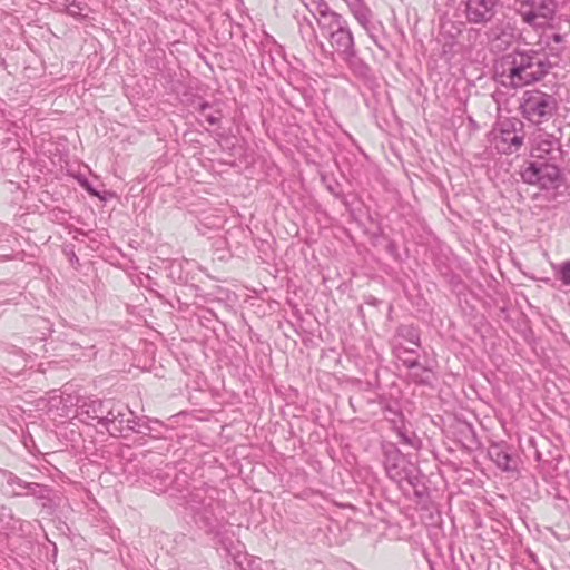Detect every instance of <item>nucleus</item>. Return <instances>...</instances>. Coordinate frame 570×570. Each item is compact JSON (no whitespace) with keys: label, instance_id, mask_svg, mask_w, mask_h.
Masks as SVG:
<instances>
[{"label":"nucleus","instance_id":"13","mask_svg":"<svg viewBox=\"0 0 570 570\" xmlns=\"http://www.w3.org/2000/svg\"><path fill=\"white\" fill-rule=\"evenodd\" d=\"M350 9V12L355 18V20L368 32L370 37L373 39L374 43L382 48V46L377 42L376 38L370 32V24L373 18V12L370 7L366 4L365 0H343Z\"/></svg>","mask_w":570,"mask_h":570},{"label":"nucleus","instance_id":"9","mask_svg":"<svg viewBox=\"0 0 570 570\" xmlns=\"http://www.w3.org/2000/svg\"><path fill=\"white\" fill-rule=\"evenodd\" d=\"M19 484V488L23 491H11L12 497H20V495H30L33 497L36 500L42 501V505L46 507L47 502L51 501L50 494L52 490L47 487L35 482H27L19 476L14 475L13 473H9L7 478V485H13Z\"/></svg>","mask_w":570,"mask_h":570},{"label":"nucleus","instance_id":"22","mask_svg":"<svg viewBox=\"0 0 570 570\" xmlns=\"http://www.w3.org/2000/svg\"><path fill=\"white\" fill-rule=\"evenodd\" d=\"M234 562L240 570H249L252 561L248 559L247 554H236L234 556Z\"/></svg>","mask_w":570,"mask_h":570},{"label":"nucleus","instance_id":"5","mask_svg":"<svg viewBox=\"0 0 570 570\" xmlns=\"http://www.w3.org/2000/svg\"><path fill=\"white\" fill-rule=\"evenodd\" d=\"M554 0H522L519 13L529 26L539 29L548 24L556 12Z\"/></svg>","mask_w":570,"mask_h":570},{"label":"nucleus","instance_id":"30","mask_svg":"<svg viewBox=\"0 0 570 570\" xmlns=\"http://www.w3.org/2000/svg\"><path fill=\"white\" fill-rule=\"evenodd\" d=\"M183 482L184 483L186 482V475L185 474L183 475Z\"/></svg>","mask_w":570,"mask_h":570},{"label":"nucleus","instance_id":"14","mask_svg":"<svg viewBox=\"0 0 570 570\" xmlns=\"http://www.w3.org/2000/svg\"><path fill=\"white\" fill-rule=\"evenodd\" d=\"M180 478L175 471L173 466H166V470H156L150 475L149 485L157 493H164L168 490L170 485L174 483H179Z\"/></svg>","mask_w":570,"mask_h":570},{"label":"nucleus","instance_id":"23","mask_svg":"<svg viewBox=\"0 0 570 570\" xmlns=\"http://www.w3.org/2000/svg\"><path fill=\"white\" fill-rule=\"evenodd\" d=\"M399 436L401 438L402 442L404 444L413 445V441L410 436H407L405 433H399Z\"/></svg>","mask_w":570,"mask_h":570},{"label":"nucleus","instance_id":"18","mask_svg":"<svg viewBox=\"0 0 570 570\" xmlns=\"http://www.w3.org/2000/svg\"><path fill=\"white\" fill-rule=\"evenodd\" d=\"M121 403L115 402L114 400L109 399V404L107 407L108 414L105 415V419L102 422V428H105L108 433H109V428L112 426L114 421H116V419L120 414V412H119L120 410L118 409V406Z\"/></svg>","mask_w":570,"mask_h":570},{"label":"nucleus","instance_id":"3","mask_svg":"<svg viewBox=\"0 0 570 570\" xmlns=\"http://www.w3.org/2000/svg\"><path fill=\"white\" fill-rule=\"evenodd\" d=\"M558 108L559 102L553 95L538 89L525 90L520 99L522 116L534 125L549 121Z\"/></svg>","mask_w":570,"mask_h":570},{"label":"nucleus","instance_id":"10","mask_svg":"<svg viewBox=\"0 0 570 570\" xmlns=\"http://www.w3.org/2000/svg\"><path fill=\"white\" fill-rule=\"evenodd\" d=\"M120 414L114 421L112 426L109 428V434L111 436H128L130 433L140 432V420L136 416L135 412L131 411L126 404L118 406Z\"/></svg>","mask_w":570,"mask_h":570},{"label":"nucleus","instance_id":"26","mask_svg":"<svg viewBox=\"0 0 570 570\" xmlns=\"http://www.w3.org/2000/svg\"><path fill=\"white\" fill-rule=\"evenodd\" d=\"M11 488H13V490L16 491H22L20 488H19V484H13V485H10Z\"/></svg>","mask_w":570,"mask_h":570},{"label":"nucleus","instance_id":"1","mask_svg":"<svg viewBox=\"0 0 570 570\" xmlns=\"http://www.w3.org/2000/svg\"><path fill=\"white\" fill-rule=\"evenodd\" d=\"M549 68L546 56L539 51H513L501 58L495 75L503 86L520 88L542 79Z\"/></svg>","mask_w":570,"mask_h":570},{"label":"nucleus","instance_id":"2","mask_svg":"<svg viewBox=\"0 0 570 570\" xmlns=\"http://www.w3.org/2000/svg\"><path fill=\"white\" fill-rule=\"evenodd\" d=\"M308 11L315 18L320 31L330 46L344 60L355 56L354 38L347 21L333 11L324 0H303Z\"/></svg>","mask_w":570,"mask_h":570},{"label":"nucleus","instance_id":"12","mask_svg":"<svg viewBox=\"0 0 570 570\" xmlns=\"http://www.w3.org/2000/svg\"><path fill=\"white\" fill-rule=\"evenodd\" d=\"M542 29L537 45L541 50H546L547 55L557 58L560 57L566 49V36L556 32L554 29L548 24Z\"/></svg>","mask_w":570,"mask_h":570},{"label":"nucleus","instance_id":"7","mask_svg":"<svg viewBox=\"0 0 570 570\" xmlns=\"http://www.w3.org/2000/svg\"><path fill=\"white\" fill-rule=\"evenodd\" d=\"M212 488L209 485L196 488L190 493V507L195 512L196 523H200L210 533L213 531L212 520L214 517L213 502L214 497L210 494Z\"/></svg>","mask_w":570,"mask_h":570},{"label":"nucleus","instance_id":"8","mask_svg":"<svg viewBox=\"0 0 570 570\" xmlns=\"http://www.w3.org/2000/svg\"><path fill=\"white\" fill-rule=\"evenodd\" d=\"M498 0H462L464 14L470 23L483 24L495 14Z\"/></svg>","mask_w":570,"mask_h":570},{"label":"nucleus","instance_id":"4","mask_svg":"<svg viewBox=\"0 0 570 570\" xmlns=\"http://www.w3.org/2000/svg\"><path fill=\"white\" fill-rule=\"evenodd\" d=\"M562 161L531 160L521 171L524 183L540 185L548 189L560 179V164Z\"/></svg>","mask_w":570,"mask_h":570},{"label":"nucleus","instance_id":"27","mask_svg":"<svg viewBox=\"0 0 570 570\" xmlns=\"http://www.w3.org/2000/svg\"><path fill=\"white\" fill-rule=\"evenodd\" d=\"M196 228L202 235H206V230H203L198 225L196 226Z\"/></svg>","mask_w":570,"mask_h":570},{"label":"nucleus","instance_id":"29","mask_svg":"<svg viewBox=\"0 0 570 570\" xmlns=\"http://www.w3.org/2000/svg\"><path fill=\"white\" fill-rule=\"evenodd\" d=\"M392 479H397L399 476V473H396L395 475L391 474Z\"/></svg>","mask_w":570,"mask_h":570},{"label":"nucleus","instance_id":"11","mask_svg":"<svg viewBox=\"0 0 570 570\" xmlns=\"http://www.w3.org/2000/svg\"><path fill=\"white\" fill-rule=\"evenodd\" d=\"M109 400H92L83 403L78 409V417L88 425L99 424L102 426L105 415L108 414L107 407Z\"/></svg>","mask_w":570,"mask_h":570},{"label":"nucleus","instance_id":"16","mask_svg":"<svg viewBox=\"0 0 570 570\" xmlns=\"http://www.w3.org/2000/svg\"><path fill=\"white\" fill-rule=\"evenodd\" d=\"M501 139L504 142H509V146L505 149V151H508V153L517 151L523 142L522 136H520L515 132H511L509 130L501 131Z\"/></svg>","mask_w":570,"mask_h":570},{"label":"nucleus","instance_id":"25","mask_svg":"<svg viewBox=\"0 0 570 570\" xmlns=\"http://www.w3.org/2000/svg\"><path fill=\"white\" fill-rule=\"evenodd\" d=\"M206 119L209 124H214V116L213 115H207L206 116Z\"/></svg>","mask_w":570,"mask_h":570},{"label":"nucleus","instance_id":"6","mask_svg":"<svg viewBox=\"0 0 570 570\" xmlns=\"http://www.w3.org/2000/svg\"><path fill=\"white\" fill-rule=\"evenodd\" d=\"M530 155L533 160H563V151L559 139L541 129L537 130L531 138Z\"/></svg>","mask_w":570,"mask_h":570},{"label":"nucleus","instance_id":"24","mask_svg":"<svg viewBox=\"0 0 570 570\" xmlns=\"http://www.w3.org/2000/svg\"><path fill=\"white\" fill-rule=\"evenodd\" d=\"M222 292H223V289L219 286H216V289H215L216 299H223V297L220 296Z\"/></svg>","mask_w":570,"mask_h":570},{"label":"nucleus","instance_id":"28","mask_svg":"<svg viewBox=\"0 0 570 570\" xmlns=\"http://www.w3.org/2000/svg\"><path fill=\"white\" fill-rule=\"evenodd\" d=\"M199 223L203 225V222H202V220H199ZM204 226H205L206 228H208V229H212V226H209V225L204 224Z\"/></svg>","mask_w":570,"mask_h":570},{"label":"nucleus","instance_id":"21","mask_svg":"<svg viewBox=\"0 0 570 570\" xmlns=\"http://www.w3.org/2000/svg\"><path fill=\"white\" fill-rule=\"evenodd\" d=\"M299 31H301L303 38L308 39L309 41L315 40L316 42H318V45L322 49L324 48L323 42L318 41V38H317L311 22H308L306 27L301 26Z\"/></svg>","mask_w":570,"mask_h":570},{"label":"nucleus","instance_id":"17","mask_svg":"<svg viewBox=\"0 0 570 570\" xmlns=\"http://www.w3.org/2000/svg\"><path fill=\"white\" fill-rule=\"evenodd\" d=\"M395 354L410 368L419 365L417 357L413 356V354H415V351L413 348H405L399 345L395 347Z\"/></svg>","mask_w":570,"mask_h":570},{"label":"nucleus","instance_id":"20","mask_svg":"<svg viewBox=\"0 0 570 570\" xmlns=\"http://www.w3.org/2000/svg\"><path fill=\"white\" fill-rule=\"evenodd\" d=\"M397 334L414 346H420V334L415 327L407 325L401 326L397 330Z\"/></svg>","mask_w":570,"mask_h":570},{"label":"nucleus","instance_id":"15","mask_svg":"<svg viewBox=\"0 0 570 570\" xmlns=\"http://www.w3.org/2000/svg\"><path fill=\"white\" fill-rule=\"evenodd\" d=\"M491 456L494 463L503 471H511L513 468L511 466L512 458L505 451L500 448H493L491 450Z\"/></svg>","mask_w":570,"mask_h":570},{"label":"nucleus","instance_id":"19","mask_svg":"<svg viewBox=\"0 0 570 570\" xmlns=\"http://www.w3.org/2000/svg\"><path fill=\"white\" fill-rule=\"evenodd\" d=\"M556 277L564 286H570V261L553 266Z\"/></svg>","mask_w":570,"mask_h":570}]
</instances>
